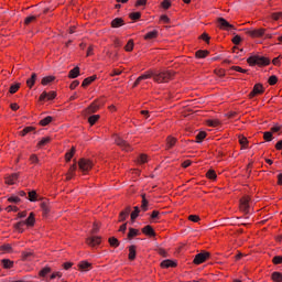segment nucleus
<instances>
[{"mask_svg": "<svg viewBox=\"0 0 282 282\" xmlns=\"http://www.w3.org/2000/svg\"><path fill=\"white\" fill-rule=\"evenodd\" d=\"M141 232L145 235V237H155V229L151 225H147L141 229Z\"/></svg>", "mask_w": 282, "mask_h": 282, "instance_id": "obj_13", "label": "nucleus"}, {"mask_svg": "<svg viewBox=\"0 0 282 282\" xmlns=\"http://www.w3.org/2000/svg\"><path fill=\"white\" fill-rule=\"evenodd\" d=\"M141 209L143 210V213H147V210H149V200L148 199H143L141 202Z\"/></svg>", "mask_w": 282, "mask_h": 282, "instance_id": "obj_56", "label": "nucleus"}, {"mask_svg": "<svg viewBox=\"0 0 282 282\" xmlns=\"http://www.w3.org/2000/svg\"><path fill=\"white\" fill-rule=\"evenodd\" d=\"M102 238L100 236H93L86 239V243L87 246H90V248H95V246H100Z\"/></svg>", "mask_w": 282, "mask_h": 282, "instance_id": "obj_10", "label": "nucleus"}, {"mask_svg": "<svg viewBox=\"0 0 282 282\" xmlns=\"http://www.w3.org/2000/svg\"><path fill=\"white\" fill-rule=\"evenodd\" d=\"M115 143L117 144V147H120L122 151H132L131 144H129L126 140H123L119 135H115Z\"/></svg>", "mask_w": 282, "mask_h": 282, "instance_id": "obj_8", "label": "nucleus"}, {"mask_svg": "<svg viewBox=\"0 0 282 282\" xmlns=\"http://www.w3.org/2000/svg\"><path fill=\"white\" fill-rule=\"evenodd\" d=\"M271 279L274 282H282V273L279 271H275L271 274Z\"/></svg>", "mask_w": 282, "mask_h": 282, "instance_id": "obj_40", "label": "nucleus"}, {"mask_svg": "<svg viewBox=\"0 0 282 282\" xmlns=\"http://www.w3.org/2000/svg\"><path fill=\"white\" fill-rule=\"evenodd\" d=\"M78 166H79V171H82V173H89V171H91V169H94V162L89 159H80L78 161Z\"/></svg>", "mask_w": 282, "mask_h": 282, "instance_id": "obj_3", "label": "nucleus"}, {"mask_svg": "<svg viewBox=\"0 0 282 282\" xmlns=\"http://www.w3.org/2000/svg\"><path fill=\"white\" fill-rule=\"evenodd\" d=\"M161 268L163 269H169V268H177V262L173 261V260H163L161 262Z\"/></svg>", "mask_w": 282, "mask_h": 282, "instance_id": "obj_18", "label": "nucleus"}, {"mask_svg": "<svg viewBox=\"0 0 282 282\" xmlns=\"http://www.w3.org/2000/svg\"><path fill=\"white\" fill-rule=\"evenodd\" d=\"M29 202H36V191L29 192Z\"/></svg>", "mask_w": 282, "mask_h": 282, "instance_id": "obj_60", "label": "nucleus"}, {"mask_svg": "<svg viewBox=\"0 0 282 282\" xmlns=\"http://www.w3.org/2000/svg\"><path fill=\"white\" fill-rule=\"evenodd\" d=\"M24 226H25V223H24V221H19V223H17V224L13 226V228H14V230H17V232L22 234V232H25Z\"/></svg>", "mask_w": 282, "mask_h": 282, "instance_id": "obj_33", "label": "nucleus"}, {"mask_svg": "<svg viewBox=\"0 0 282 282\" xmlns=\"http://www.w3.org/2000/svg\"><path fill=\"white\" fill-rule=\"evenodd\" d=\"M74 153H76V148H72L69 152L65 154L66 162H70L72 158H74Z\"/></svg>", "mask_w": 282, "mask_h": 282, "instance_id": "obj_43", "label": "nucleus"}, {"mask_svg": "<svg viewBox=\"0 0 282 282\" xmlns=\"http://www.w3.org/2000/svg\"><path fill=\"white\" fill-rule=\"evenodd\" d=\"M18 180H19V173H13L6 178V184H8L9 186H12L17 184Z\"/></svg>", "mask_w": 282, "mask_h": 282, "instance_id": "obj_17", "label": "nucleus"}, {"mask_svg": "<svg viewBox=\"0 0 282 282\" xmlns=\"http://www.w3.org/2000/svg\"><path fill=\"white\" fill-rule=\"evenodd\" d=\"M40 206L43 210V215H45V216L50 215V202L44 200V202L41 203Z\"/></svg>", "mask_w": 282, "mask_h": 282, "instance_id": "obj_29", "label": "nucleus"}, {"mask_svg": "<svg viewBox=\"0 0 282 282\" xmlns=\"http://www.w3.org/2000/svg\"><path fill=\"white\" fill-rule=\"evenodd\" d=\"M139 235H140L139 229H135V228H132V227L129 228L128 239H133V237H139Z\"/></svg>", "mask_w": 282, "mask_h": 282, "instance_id": "obj_31", "label": "nucleus"}, {"mask_svg": "<svg viewBox=\"0 0 282 282\" xmlns=\"http://www.w3.org/2000/svg\"><path fill=\"white\" fill-rule=\"evenodd\" d=\"M0 250H2L3 252H12V245L4 243V245L0 246Z\"/></svg>", "mask_w": 282, "mask_h": 282, "instance_id": "obj_50", "label": "nucleus"}, {"mask_svg": "<svg viewBox=\"0 0 282 282\" xmlns=\"http://www.w3.org/2000/svg\"><path fill=\"white\" fill-rule=\"evenodd\" d=\"M248 36L251 39H261L265 35V29H254V30H248L247 31Z\"/></svg>", "mask_w": 282, "mask_h": 282, "instance_id": "obj_9", "label": "nucleus"}, {"mask_svg": "<svg viewBox=\"0 0 282 282\" xmlns=\"http://www.w3.org/2000/svg\"><path fill=\"white\" fill-rule=\"evenodd\" d=\"M131 215V206L126 207L120 214H119V221H127V218Z\"/></svg>", "mask_w": 282, "mask_h": 282, "instance_id": "obj_14", "label": "nucleus"}, {"mask_svg": "<svg viewBox=\"0 0 282 282\" xmlns=\"http://www.w3.org/2000/svg\"><path fill=\"white\" fill-rule=\"evenodd\" d=\"M175 78V70L154 72V83H170Z\"/></svg>", "mask_w": 282, "mask_h": 282, "instance_id": "obj_1", "label": "nucleus"}, {"mask_svg": "<svg viewBox=\"0 0 282 282\" xmlns=\"http://www.w3.org/2000/svg\"><path fill=\"white\" fill-rule=\"evenodd\" d=\"M265 94V88L263 87V84L258 83L253 86V89L249 94V98L252 99L257 96H261Z\"/></svg>", "mask_w": 282, "mask_h": 282, "instance_id": "obj_6", "label": "nucleus"}, {"mask_svg": "<svg viewBox=\"0 0 282 282\" xmlns=\"http://www.w3.org/2000/svg\"><path fill=\"white\" fill-rule=\"evenodd\" d=\"M208 127H219L220 122L217 119L214 120H207Z\"/></svg>", "mask_w": 282, "mask_h": 282, "instance_id": "obj_59", "label": "nucleus"}, {"mask_svg": "<svg viewBox=\"0 0 282 282\" xmlns=\"http://www.w3.org/2000/svg\"><path fill=\"white\" fill-rule=\"evenodd\" d=\"M98 109H100V106L98 105V102H93L87 109V113H96V111H98Z\"/></svg>", "mask_w": 282, "mask_h": 282, "instance_id": "obj_27", "label": "nucleus"}, {"mask_svg": "<svg viewBox=\"0 0 282 282\" xmlns=\"http://www.w3.org/2000/svg\"><path fill=\"white\" fill-rule=\"evenodd\" d=\"M247 63L250 67H268V65H270V59L265 56L252 55L247 58Z\"/></svg>", "mask_w": 282, "mask_h": 282, "instance_id": "obj_2", "label": "nucleus"}, {"mask_svg": "<svg viewBox=\"0 0 282 282\" xmlns=\"http://www.w3.org/2000/svg\"><path fill=\"white\" fill-rule=\"evenodd\" d=\"M268 83L269 85H276V83H279V77H276L275 75H272L269 77Z\"/></svg>", "mask_w": 282, "mask_h": 282, "instance_id": "obj_55", "label": "nucleus"}, {"mask_svg": "<svg viewBox=\"0 0 282 282\" xmlns=\"http://www.w3.org/2000/svg\"><path fill=\"white\" fill-rule=\"evenodd\" d=\"M205 139H206V131H200L196 135V142H202V140H205Z\"/></svg>", "mask_w": 282, "mask_h": 282, "instance_id": "obj_54", "label": "nucleus"}, {"mask_svg": "<svg viewBox=\"0 0 282 282\" xmlns=\"http://www.w3.org/2000/svg\"><path fill=\"white\" fill-rule=\"evenodd\" d=\"M271 18L273 19V21H279L282 19V12L272 13Z\"/></svg>", "mask_w": 282, "mask_h": 282, "instance_id": "obj_63", "label": "nucleus"}, {"mask_svg": "<svg viewBox=\"0 0 282 282\" xmlns=\"http://www.w3.org/2000/svg\"><path fill=\"white\" fill-rule=\"evenodd\" d=\"M97 76L96 75H93L90 77H87L83 80L82 83V87H89L90 84L94 83V80H96Z\"/></svg>", "mask_w": 282, "mask_h": 282, "instance_id": "obj_28", "label": "nucleus"}, {"mask_svg": "<svg viewBox=\"0 0 282 282\" xmlns=\"http://www.w3.org/2000/svg\"><path fill=\"white\" fill-rule=\"evenodd\" d=\"M76 169H78V165L76 163L70 165L68 172L66 173V182H69V180H72L74 175H76Z\"/></svg>", "mask_w": 282, "mask_h": 282, "instance_id": "obj_15", "label": "nucleus"}, {"mask_svg": "<svg viewBox=\"0 0 282 282\" xmlns=\"http://www.w3.org/2000/svg\"><path fill=\"white\" fill-rule=\"evenodd\" d=\"M32 131H36V128L29 126L25 127L22 131H20L19 135H21V138H25V135H28V133H32Z\"/></svg>", "mask_w": 282, "mask_h": 282, "instance_id": "obj_26", "label": "nucleus"}, {"mask_svg": "<svg viewBox=\"0 0 282 282\" xmlns=\"http://www.w3.org/2000/svg\"><path fill=\"white\" fill-rule=\"evenodd\" d=\"M134 43L133 40H129L124 46L126 52H133Z\"/></svg>", "mask_w": 282, "mask_h": 282, "instance_id": "obj_48", "label": "nucleus"}, {"mask_svg": "<svg viewBox=\"0 0 282 282\" xmlns=\"http://www.w3.org/2000/svg\"><path fill=\"white\" fill-rule=\"evenodd\" d=\"M272 262L274 263V265H281V263H282V256L273 257Z\"/></svg>", "mask_w": 282, "mask_h": 282, "instance_id": "obj_61", "label": "nucleus"}, {"mask_svg": "<svg viewBox=\"0 0 282 282\" xmlns=\"http://www.w3.org/2000/svg\"><path fill=\"white\" fill-rule=\"evenodd\" d=\"M140 217V207L135 206L134 210L130 214L131 221H135Z\"/></svg>", "mask_w": 282, "mask_h": 282, "instance_id": "obj_35", "label": "nucleus"}, {"mask_svg": "<svg viewBox=\"0 0 282 282\" xmlns=\"http://www.w3.org/2000/svg\"><path fill=\"white\" fill-rule=\"evenodd\" d=\"M239 144L242 147V149H248V138L239 135Z\"/></svg>", "mask_w": 282, "mask_h": 282, "instance_id": "obj_42", "label": "nucleus"}, {"mask_svg": "<svg viewBox=\"0 0 282 282\" xmlns=\"http://www.w3.org/2000/svg\"><path fill=\"white\" fill-rule=\"evenodd\" d=\"M151 219H152V220L160 219V212L153 210V212L151 213Z\"/></svg>", "mask_w": 282, "mask_h": 282, "instance_id": "obj_64", "label": "nucleus"}, {"mask_svg": "<svg viewBox=\"0 0 282 282\" xmlns=\"http://www.w3.org/2000/svg\"><path fill=\"white\" fill-rule=\"evenodd\" d=\"M78 268L79 270H89V268H91V263L87 261H82L78 263Z\"/></svg>", "mask_w": 282, "mask_h": 282, "instance_id": "obj_44", "label": "nucleus"}, {"mask_svg": "<svg viewBox=\"0 0 282 282\" xmlns=\"http://www.w3.org/2000/svg\"><path fill=\"white\" fill-rule=\"evenodd\" d=\"M1 263L4 270H12V268H14V261L10 259H2Z\"/></svg>", "mask_w": 282, "mask_h": 282, "instance_id": "obj_21", "label": "nucleus"}, {"mask_svg": "<svg viewBox=\"0 0 282 282\" xmlns=\"http://www.w3.org/2000/svg\"><path fill=\"white\" fill-rule=\"evenodd\" d=\"M100 120V115H93L88 118V122L90 124V127H94V124H96V121Z\"/></svg>", "mask_w": 282, "mask_h": 282, "instance_id": "obj_41", "label": "nucleus"}, {"mask_svg": "<svg viewBox=\"0 0 282 282\" xmlns=\"http://www.w3.org/2000/svg\"><path fill=\"white\" fill-rule=\"evenodd\" d=\"M54 98H56V91H43L40 95L39 100L43 102V100H54Z\"/></svg>", "mask_w": 282, "mask_h": 282, "instance_id": "obj_12", "label": "nucleus"}, {"mask_svg": "<svg viewBox=\"0 0 282 282\" xmlns=\"http://www.w3.org/2000/svg\"><path fill=\"white\" fill-rule=\"evenodd\" d=\"M35 83H36V73H33V74L31 75V78H29V79L26 80V85H28V87H29L30 89H32V88L34 87Z\"/></svg>", "mask_w": 282, "mask_h": 282, "instance_id": "obj_32", "label": "nucleus"}, {"mask_svg": "<svg viewBox=\"0 0 282 282\" xmlns=\"http://www.w3.org/2000/svg\"><path fill=\"white\" fill-rule=\"evenodd\" d=\"M54 80H56V76L54 75L45 76L42 78L41 85H43V87H46V85H51V83H54Z\"/></svg>", "mask_w": 282, "mask_h": 282, "instance_id": "obj_20", "label": "nucleus"}, {"mask_svg": "<svg viewBox=\"0 0 282 282\" xmlns=\"http://www.w3.org/2000/svg\"><path fill=\"white\" fill-rule=\"evenodd\" d=\"M80 76V67L76 66L68 73V78H78Z\"/></svg>", "mask_w": 282, "mask_h": 282, "instance_id": "obj_25", "label": "nucleus"}, {"mask_svg": "<svg viewBox=\"0 0 282 282\" xmlns=\"http://www.w3.org/2000/svg\"><path fill=\"white\" fill-rule=\"evenodd\" d=\"M52 120H54V118L52 116H47L44 119L40 120V126L47 127V124H50Z\"/></svg>", "mask_w": 282, "mask_h": 282, "instance_id": "obj_38", "label": "nucleus"}, {"mask_svg": "<svg viewBox=\"0 0 282 282\" xmlns=\"http://www.w3.org/2000/svg\"><path fill=\"white\" fill-rule=\"evenodd\" d=\"M147 154H141L138 159V164H147Z\"/></svg>", "mask_w": 282, "mask_h": 282, "instance_id": "obj_62", "label": "nucleus"}, {"mask_svg": "<svg viewBox=\"0 0 282 282\" xmlns=\"http://www.w3.org/2000/svg\"><path fill=\"white\" fill-rule=\"evenodd\" d=\"M160 35V32H158V30H153L148 32L143 39L144 41H153V39H158V36Z\"/></svg>", "mask_w": 282, "mask_h": 282, "instance_id": "obj_19", "label": "nucleus"}, {"mask_svg": "<svg viewBox=\"0 0 282 282\" xmlns=\"http://www.w3.org/2000/svg\"><path fill=\"white\" fill-rule=\"evenodd\" d=\"M208 54H210V52H208V50H198L195 53V57L196 58H206V56H208Z\"/></svg>", "mask_w": 282, "mask_h": 282, "instance_id": "obj_30", "label": "nucleus"}, {"mask_svg": "<svg viewBox=\"0 0 282 282\" xmlns=\"http://www.w3.org/2000/svg\"><path fill=\"white\" fill-rule=\"evenodd\" d=\"M21 89V83H15L10 86L9 94H17Z\"/></svg>", "mask_w": 282, "mask_h": 282, "instance_id": "obj_39", "label": "nucleus"}, {"mask_svg": "<svg viewBox=\"0 0 282 282\" xmlns=\"http://www.w3.org/2000/svg\"><path fill=\"white\" fill-rule=\"evenodd\" d=\"M217 23H218L219 30L228 31V30H232V28H235V25L227 22L226 19H224V18H218Z\"/></svg>", "mask_w": 282, "mask_h": 282, "instance_id": "obj_11", "label": "nucleus"}, {"mask_svg": "<svg viewBox=\"0 0 282 282\" xmlns=\"http://www.w3.org/2000/svg\"><path fill=\"white\" fill-rule=\"evenodd\" d=\"M171 6H172L171 0H163L161 2V8H163V10H169L171 8Z\"/></svg>", "mask_w": 282, "mask_h": 282, "instance_id": "obj_52", "label": "nucleus"}, {"mask_svg": "<svg viewBox=\"0 0 282 282\" xmlns=\"http://www.w3.org/2000/svg\"><path fill=\"white\" fill-rule=\"evenodd\" d=\"M141 17H142V13H141V12H132V13L129 14V18H130L132 21H138Z\"/></svg>", "mask_w": 282, "mask_h": 282, "instance_id": "obj_51", "label": "nucleus"}, {"mask_svg": "<svg viewBox=\"0 0 282 282\" xmlns=\"http://www.w3.org/2000/svg\"><path fill=\"white\" fill-rule=\"evenodd\" d=\"M210 258V252H200L197 253L193 260L194 265H202V263H205Z\"/></svg>", "mask_w": 282, "mask_h": 282, "instance_id": "obj_4", "label": "nucleus"}, {"mask_svg": "<svg viewBox=\"0 0 282 282\" xmlns=\"http://www.w3.org/2000/svg\"><path fill=\"white\" fill-rule=\"evenodd\" d=\"M52 142V138L46 137L39 141L37 147H45V144H50Z\"/></svg>", "mask_w": 282, "mask_h": 282, "instance_id": "obj_47", "label": "nucleus"}, {"mask_svg": "<svg viewBox=\"0 0 282 282\" xmlns=\"http://www.w3.org/2000/svg\"><path fill=\"white\" fill-rule=\"evenodd\" d=\"M124 25V19L116 18L111 21V28H122Z\"/></svg>", "mask_w": 282, "mask_h": 282, "instance_id": "obj_24", "label": "nucleus"}, {"mask_svg": "<svg viewBox=\"0 0 282 282\" xmlns=\"http://www.w3.org/2000/svg\"><path fill=\"white\" fill-rule=\"evenodd\" d=\"M107 56H109V58H111V61H118V52H107Z\"/></svg>", "mask_w": 282, "mask_h": 282, "instance_id": "obj_58", "label": "nucleus"}, {"mask_svg": "<svg viewBox=\"0 0 282 282\" xmlns=\"http://www.w3.org/2000/svg\"><path fill=\"white\" fill-rule=\"evenodd\" d=\"M24 226L29 228H34V224H36V218L34 217V213H30L29 217L25 219Z\"/></svg>", "mask_w": 282, "mask_h": 282, "instance_id": "obj_16", "label": "nucleus"}, {"mask_svg": "<svg viewBox=\"0 0 282 282\" xmlns=\"http://www.w3.org/2000/svg\"><path fill=\"white\" fill-rule=\"evenodd\" d=\"M9 204H19L21 203V198L19 196H10L8 198Z\"/></svg>", "mask_w": 282, "mask_h": 282, "instance_id": "obj_53", "label": "nucleus"}, {"mask_svg": "<svg viewBox=\"0 0 282 282\" xmlns=\"http://www.w3.org/2000/svg\"><path fill=\"white\" fill-rule=\"evenodd\" d=\"M137 247L135 245H131L129 247V254H128V259L129 261H135V254H137Z\"/></svg>", "mask_w": 282, "mask_h": 282, "instance_id": "obj_23", "label": "nucleus"}, {"mask_svg": "<svg viewBox=\"0 0 282 282\" xmlns=\"http://www.w3.org/2000/svg\"><path fill=\"white\" fill-rule=\"evenodd\" d=\"M263 139L265 140V142H272V132L270 131L264 132Z\"/></svg>", "mask_w": 282, "mask_h": 282, "instance_id": "obj_57", "label": "nucleus"}, {"mask_svg": "<svg viewBox=\"0 0 282 282\" xmlns=\"http://www.w3.org/2000/svg\"><path fill=\"white\" fill-rule=\"evenodd\" d=\"M155 76V70H147L144 74L140 75L134 84H133V87H138V85H140V83H142V80H149V78H154Z\"/></svg>", "mask_w": 282, "mask_h": 282, "instance_id": "obj_7", "label": "nucleus"}, {"mask_svg": "<svg viewBox=\"0 0 282 282\" xmlns=\"http://www.w3.org/2000/svg\"><path fill=\"white\" fill-rule=\"evenodd\" d=\"M206 177L208 180H217V173L215 172V170H209L207 173H206Z\"/></svg>", "mask_w": 282, "mask_h": 282, "instance_id": "obj_49", "label": "nucleus"}, {"mask_svg": "<svg viewBox=\"0 0 282 282\" xmlns=\"http://www.w3.org/2000/svg\"><path fill=\"white\" fill-rule=\"evenodd\" d=\"M50 272H52V268L45 267V268H43V269L39 272V276H41L42 279H45V276H47V274H50Z\"/></svg>", "mask_w": 282, "mask_h": 282, "instance_id": "obj_36", "label": "nucleus"}, {"mask_svg": "<svg viewBox=\"0 0 282 282\" xmlns=\"http://www.w3.org/2000/svg\"><path fill=\"white\" fill-rule=\"evenodd\" d=\"M175 144H177V139L175 137H171L169 135L166 138V149H173V147H175Z\"/></svg>", "mask_w": 282, "mask_h": 282, "instance_id": "obj_22", "label": "nucleus"}, {"mask_svg": "<svg viewBox=\"0 0 282 282\" xmlns=\"http://www.w3.org/2000/svg\"><path fill=\"white\" fill-rule=\"evenodd\" d=\"M29 161L31 162V164L41 165V161L39 160V156L36 154H31Z\"/></svg>", "mask_w": 282, "mask_h": 282, "instance_id": "obj_46", "label": "nucleus"}, {"mask_svg": "<svg viewBox=\"0 0 282 282\" xmlns=\"http://www.w3.org/2000/svg\"><path fill=\"white\" fill-rule=\"evenodd\" d=\"M36 19H39V15L26 17L24 19V25H30V23H34V21H36Z\"/></svg>", "mask_w": 282, "mask_h": 282, "instance_id": "obj_45", "label": "nucleus"}, {"mask_svg": "<svg viewBox=\"0 0 282 282\" xmlns=\"http://www.w3.org/2000/svg\"><path fill=\"white\" fill-rule=\"evenodd\" d=\"M108 242L111 248H118L120 246V240H118L116 237H110Z\"/></svg>", "mask_w": 282, "mask_h": 282, "instance_id": "obj_34", "label": "nucleus"}, {"mask_svg": "<svg viewBox=\"0 0 282 282\" xmlns=\"http://www.w3.org/2000/svg\"><path fill=\"white\" fill-rule=\"evenodd\" d=\"M250 196H243L242 198H240L239 208L241 213H245V215H248V213H250Z\"/></svg>", "mask_w": 282, "mask_h": 282, "instance_id": "obj_5", "label": "nucleus"}, {"mask_svg": "<svg viewBox=\"0 0 282 282\" xmlns=\"http://www.w3.org/2000/svg\"><path fill=\"white\" fill-rule=\"evenodd\" d=\"M32 257H34V253H32L30 251H23L21 254L22 261H30L32 259Z\"/></svg>", "mask_w": 282, "mask_h": 282, "instance_id": "obj_37", "label": "nucleus"}]
</instances>
